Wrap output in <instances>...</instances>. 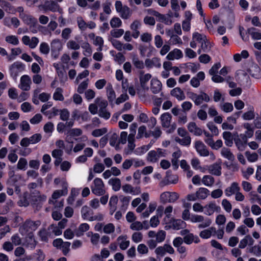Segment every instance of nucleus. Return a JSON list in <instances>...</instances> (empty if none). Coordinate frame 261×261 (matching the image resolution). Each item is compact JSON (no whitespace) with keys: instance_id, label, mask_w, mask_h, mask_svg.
<instances>
[{"instance_id":"41","label":"nucleus","mask_w":261,"mask_h":261,"mask_svg":"<svg viewBox=\"0 0 261 261\" xmlns=\"http://www.w3.org/2000/svg\"><path fill=\"white\" fill-rule=\"evenodd\" d=\"M83 133L81 129L78 128H70L68 130L67 134L71 137H78Z\"/></svg>"},{"instance_id":"25","label":"nucleus","mask_w":261,"mask_h":261,"mask_svg":"<svg viewBox=\"0 0 261 261\" xmlns=\"http://www.w3.org/2000/svg\"><path fill=\"white\" fill-rule=\"evenodd\" d=\"M246 33L250 35L253 40L261 39V32L255 28L252 27L247 30Z\"/></svg>"},{"instance_id":"14","label":"nucleus","mask_w":261,"mask_h":261,"mask_svg":"<svg viewBox=\"0 0 261 261\" xmlns=\"http://www.w3.org/2000/svg\"><path fill=\"white\" fill-rule=\"evenodd\" d=\"M151 77V75L149 73L144 74V71H139V80L141 87L144 89H148V87H146V83L149 81Z\"/></svg>"},{"instance_id":"7","label":"nucleus","mask_w":261,"mask_h":261,"mask_svg":"<svg viewBox=\"0 0 261 261\" xmlns=\"http://www.w3.org/2000/svg\"><path fill=\"white\" fill-rule=\"evenodd\" d=\"M68 193V185L66 182L62 183V189L57 190L54 192L51 196V199L49 200V203L50 204H54L55 206H58L56 204V201H54L62 196L66 195Z\"/></svg>"},{"instance_id":"56","label":"nucleus","mask_w":261,"mask_h":261,"mask_svg":"<svg viewBox=\"0 0 261 261\" xmlns=\"http://www.w3.org/2000/svg\"><path fill=\"white\" fill-rule=\"evenodd\" d=\"M166 178L170 184H175L178 181V177L177 175L170 174L169 172L167 174Z\"/></svg>"},{"instance_id":"36","label":"nucleus","mask_w":261,"mask_h":261,"mask_svg":"<svg viewBox=\"0 0 261 261\" xmlns=\"http://www.w3.org/2000/svg\"><path fill=\"white\" fill-rule=\"evenodd\" d=\"M89 225L87 223L81 224L77 231L75 234L77 237H80L83 234L84 232L88 231L89 229Z\"/></svg>"},{"instance_id":"12","label":"nucleus","mask_w":261,"mask_h":261,"mask_svg":"<svg viewBox=\"0 0 261 261\" xmlns=\"http://www.w3.org/2000/svg\"><path fill=\"white\" fill-rule=\"evenodd\" d=\"M195 147L197 151L201 156H208L209 152L206 149V146L200 141H197L195 143Z\"/></svg>"},{"instance_id":"6","label":"nucleus","mask_w":261,"mask_h":261,"mask_svg":"<svg viewBox=\"0 0 261 261\" xmlns=\"http://www.w3.org/2000/svg\"><path fill=\"white\" fill-rule=\"evenodd\" d=\"M179 197V194L175 192H164L160 195V201L163 203L175 202Z\"/></svg>"},{"instance_id":"32","label":"nucleus","mask_w":261,"mask_h":261,"mask_svg":"<svg viewBox=\"0 0 261 261\" xmlns=\"http://www.w3.org/2000/svg\"><path fill=\"white\" fill-rule=\"evenodd\" d=\"M153 14L158 17L161 21L164 22L167 25H171L172 23V21L170 18L166 17L165 15L160 14L157 11H154Z\"/></svg>"},{"instance_id":"15","label":"nucleus","mask_w":261,"mask_h":261,"mask_svg":"<svg viewBox=\"0 0 261 261\" xmlns=\"http://www.w3.org/2000/svg\"><path fill=\"white\" fill-rule=\"evenodd\" d=\"M161 82L155 79H153L151 81L150 90L154 94L159 93L162 90Z\"/></svg>"},{"instance_id":"16","label":"nucleus","mask_w":261,"mask_h":261,"mask_svg":"<svg viewBox=\"0 0 261 261\" xmlns=\"http://www.w3.org/2000/svg\"><path fill=\"white\" fill-rule=\"evenodd\" d=\"M208 172L216 176L221 174V166L220 163H215L208 167Z\"/></svg>"},{"instance_id":"9","label":"nucleus","mask_w":261,"mask_h":261,"mask_svg":"<svg viewBox=\"0 0 261 261\" xmlns=\"http://www.w3.org/2000/svg\"><path fill=\"white\" fill-rule=\"evenodd\" d=\"M168 223L170 224L165 226V229L167 230L171 228L173 229L178 230L184 228L185 225V223L180 219H171L170 221L168 220Z\"/></svg>"},{"instance_id":"49","label":"nucleus","mask_w":261,"mask_h":261,"mask_svg":"<svg viewBox=\"0 0 261 261\" xmlns=\"http://www.w3.org/2000/svg\"><path fill=\"white\" fill-rule=\"evenodd\" d=\"M206 39L205 35L198 33L197 32L194 33L193 34V39L195 40L196 41L201 43Z\"/></svg>"},{"instance_id":"63","label":"nucleus","mask_w":261,"mask_h":261,"mask_svg":"<svg viewBox=\"0 0 261 261\" xmlns=\"http://www.w3.org/2000/svg\"><path fill=\"white\" fill-rule=\"evenodd\" d=\"M221 109L225 112L228 113L233 110V107L231 103L225 102L221 106Z\"/></svg>"},{"instance_id":"2","label":"nucleus","mask_w":261,"mask_h":261,"mask_svg":"<svg viewBox=\"0 0 261 261\" xmlns=\"http://www.w3.org/2000/svg\"><path fill=\"white\" fill-rule=\"evenodd\" d=\"M190 221L192 223H198V227L203 229L209 227L212 221L210 218L204 217L202 215H193L191 216Z\"/></svg>"},{"instance_id":"26","label":"nucleus","mask_w":261,"mask_h":261,"mask_svg":"<svg viewBox=\"0 0 261 261\" xmlns=\"http://www.w3.org/2000/svg\"><path fill=\"white\" fill-rule=\"evenodd\" d=\"M107 98L111 103L116 99V94L111 84H109L106 88Z\"/></svg>"},{"instance_id":"21","label":"nucleus","mask_w":261,"mask_h":261,"mask_svg":"<svg viewBox=\"0 0 261 261\" xmlns=\"http://www.w3.org/2000/svg\"><path fill=\"white\" fill-rule=\"evenodd\" d=\"M240 188L237 182H234L232 183L229 187L226 188L225 190V194L227 196H230L232 194H236L237 192L240 191Z\"/></svg>"},{"instance_id":"47","label":"nucleus","mask_w":261,"mask_h":261,"mask_svg":"<svg viewBox=\"0 0 261 261\" xmlns=\"http://www.w3.org/2000/svg\"><path fill=\"white\" fill-rule=\"evenodd\" d=\"M110 25L113 28H117L121 26L122 21L121 19L116 17H113L110 21Z\"/></svg>"},{"instance_id":"28","label":"nucleus","mask_w":261,"mask_h":261,"mask_svg":"<svg viewBox=\"0 0 261 261\" xmlns=\"http://www.w3.org/2000/svg\"><path fill=\"white\" fill-rule=\"evenodd\" d=\"M92 214L93 211L91 210L90 207L87 205H85L82 207L81 215L82 217L84 219H87L89 220V218L91 217V215H92Z\"/></svg>"},{"instance_id":"45","label":"nucleus","mask_w":261,"mask_h":261,"mask_svg":"<svg viewBox=\"0 0 261 261\" xmlns=\"http://www.w3.org/2000/svg\"><path fill=\"white\" fill-rule=\"evenodd\" d=\"M119 143L118 136L117 133H113L110 138V144L112 146H118Z\"/></svg>"},{"instance_id":"62","label":"nucleus","mask_w":261,"mask_h":261,"mask_svg":"<svg viewBox=\"0 0 261 261\" xmlns=\"http://www.w3.org/2000/svg\"><path fill=\"white\" fill-rule=\"evenodd\" d=\"M245 155H246V156L247 160L249 162H255L258 159V155L256 153H251L249 151H246L245 152Z\"/></svg>"},{"instance_id":"23","label":"nucleus","mask_w":261,"mask_h":261,"mask_svg":"<svg viewBox=\"0 0 261 261\" xmlns=\"http://www.w3.org/2000/svg\"><path fill=\"white\" fill-rule=\"evenodd\" d=\"M188 129L190 132L196 136H200L202 134V130L198 127L194 122H191L188 125Z\"/></svg>"},{"instance_id":"37","label":"nucleus","mask_w":261,"mask_h":261,"mask_svg":"<svg viewBox=\"0 0 261 261\" xmlns=\"http://www.w3.org/2000/svg\"><path fill=\"white\" fill-rule=\"evenodd\" d=\"M132 62L135 67L138 69H143L144 67L143 61L140 60L136 55L133 56Z\"/></svg>"},{"instance_id":"5","label":"nucleus","mask_w":261,"mask_h":261,"mask_svg":"<svg viewBox=\"0 0 261 261\" xmlns=\"http://www.w3.org/2000/svg\"><path fill=\"white\" fill-rule=\"evenodd\" d=\"M39 7L45 11L58 12L60 14L63 13L62 9L60 5L56 2L52 0L45 2L44 5H40Z\"/></svg>"},{"instance_id":"19","label":"nucleus","mask_w":261,"mask_h":261,"mask_svg":"<svg viewBox=\"0 0 261 261\" xmlns=\"http://www.w3.org/2000/svg\"><path fill=\"white\" fill-rule=\"evenodd\" d=\"M170 94L178 100H182L186 98L184 91L179 87L173 89L171 91Z\"/></svg>"},{"instance_id":"31","label":"nucleus","mask_w":261,"mask_h":261,"mask_svg":"<svg viewBox=\"0 0 261 261\" xmlns=\"http://www.w3.org/2000/svg\"><path fill=\"white\" fill-rule=\"evenodd\" d=\"M109 184L112 186L115 191L119 190L121 188V181L119 178H111L109 180Z\"/></svg>"},{"instance_id":"34","label":"nucleus","mask_w":261,"mask_h":261,"mask_svg":"<svg viewBox=\"0 0 261 261\" xmlns=\"http://www.w3.org/2000/svg\"><path fill=\"white\" fill-rule=\"evenodd\" d=\"M201 181L205 186L211 187L215 182V179L211 175H204L202 178Z\"/></svg>"},{"instance_id":"40","label":"nucleus","mask_w":261,"mask_h":261,"mask_svg":"<svg viewBox=\"0 0 261 261\" xmlns=\"http://www.w3.org/2000/svg\"><path fill=\"white\" fill-rule=\"evenodd\" d=\"M175 140L181 145L189 146L191 144V138L189 135L184 137L182 139L176 138Z\"/></svg>"},{"instance_id":"64","label":"nucleus","mask_w":261,"mask_h":261,"mask_svg":"<svg viewBox=\"0 0 261 261\" xmlns=\"http://www.w3.org/2000/svg\"><path fill=\"white\" fill-rule=\"evenodd\" d=\"M222 205L226 212L227 213L231 212L232 209V205L228 200L223 199L222 201Z\"/></svg>"},{"instance_id":"24","label":"nucleus","mask_w":261,"mask_h":261,"mask_svg":"<svg viewBox=\"0 0 261 261\" xmlns=\"http://www.w3.org/2000/svg\"><path fill=\"white\" fill-rule=\"evenodd\" d=\"M182 57V53L180 49L175 48L170 51L167 56L168 60H173L175 59H178Z\"/></svg>"},{"instance_id":"53","label":"nucleus","mask_w":261,"mask_h":261,"mask_svg":"<svg viewBox=\"0 0 261 261\" xmlns=\"http://www.w3.org/2000/svg\"><path fill=\"white\" fill-rule=\"evenodd\" d=\"M115 231V226L112 223H108L105 225L103 228V231L107 234H110Z\"/></svg>"},{"instance_id":"42","label":"nucleus","mask_w":261,"mask_h":261,"mask_svg":"<svg viewBox=\"0 0 261 261\" xmlns=\"http://www.w3.org/2000/svg\"><path fill=\"white\" fill-rule=\"evenodd\" d=\"M147 159L148 161L152 163L156 162L159 159V156H158L156 151L151 150L150 151L147 155Z\"/></svg>"},{"instance_id":"27","label":"nucleus","mask_w":261,"mask_h":261,"mask_svg":"<svg viewBox=\"0 0 261 261\" xmlns=\"http://www.w3.org/2000/svg\"><path fill=\"white\" fill-rule=\"evenodd\" d=\"M127 236H119L117 240L118 242H120L119 247L122 250H125L129 245V241H127Z\"/></svg>"},{"instance_id":"57","label":"nucleus","mask_w":261,"mask_h":261,"mask_svg":"<svg viewBox=\"0 0 261 261\" xmlns=\"http://www.w3.org/2000/svg\"><path fill=\"white\" fill-rule=\"evenodd\" d=\"M67 47L70 49L77 50L80 49V45L74 40H69L67 43Z\"/></svg>"},{"instance_id":"4","label":"nucleus","mask_w":261,"mask_h":261,"mask_svg":"<svg viewBox=\"0 0 261 261\" xmlns=\"http://www.w3.org/2000/svg\"><path fill=\"white\" fill-rule=\"evenodd\" d=\"M188 97L193 101L195 105L199 106L201 105L203 101L208 102L210 100L209 96L204 92H201L200 94H197L192 92H188Z\"/></svg>"},{"instance_id":"46","label":"nucleus","mask_w":261,"mask_h":261,"mask_svg":"<svg viewBox=\"0 0 261 261\" xmlns=\"http://www.w3.org/2000/svg\"><path fill=\"white\" fill-rule=\"evenodd\" d=\"M1 7L7 13H14L15 11L14 8L7 1H6Z\"/></svg>"},{"instance_id":"11","label":"nucleus","mask_w":261,"mask_h":261,"mask_svg":"<svg viewBox=\"0 0 261 261\" xmlns=\"http://www.w3.org/2000/svg\"><path fill=\"white\" fill-rule=\"evenodd\" d=\"M205 214L207 216L212 215L215 212L219 213L221 210L215 202H210L204 206Z\"/></svg>"},{"instance_id":"22","label":"nucleus","mask_w":261,"mask_h":261,"mask_svg":"<svg viewBox=\"0 0 261 261\" xmlns=\"http://www.w3.org/2000/svg\"><path fill=\"white\" fill-rule=\"evenodd\" d=\"M145 66L148 68L155 67L160 68L161 66L160 59L158 58H153L151 59H147L145 61Z\"/></svg>"},{"instance_id":"55","label":"nucleus","mask_w":261,"mask_h":261,"mask_svg":"<svg viewBox=\"0 0 261 261\" xmlns=\"http://www.w3.org/2000/svg\"><path fill=\"white\" fill-rule=\"evenodd\" d=\"M27 164V160L25 158H21L18 162L17 168L19 170H25Z\"/></svg>"},{"instance_id":"48","label":"nucleus","mask_w":261,"mask_h":261,"mask_svg":"<svg viewBox=\"0 0 261 261\" xmlns=\"http://www.w3.org/2000/svg\"><path fill=\"white\" fill-rule=\"evenodd\" d=\"M5 40L7 42L13 45H17L19 43L18 38L14 35L7 36L5 38Z\"/></svg>"},{"instance_id":"30","label":"nucleus","mask_w":261,"mask_h":261,"mask_svg":"<svg viewBox=\"0 0 261 261\" xmlns=\"http://www.w3.org/2000/svg\"><path fill=\"white\" fill-rule=\"evenodd\" d=\"M197 197L198 199H205L208 196L209 191L204 188H200L196 191Z\"/></svg>"},{"instance_id":"29","label":"nucleus","mask_w":261,"mask_h":261,"mask_svg":"<svg viewBox=\"0 0 261 261\" xmlns=\"http://www.w3.org/2000/svg\"><path fill=\"white\" fill-rule=\"evenodd\" d=\"M223 138L225 140V144L227 146H231L233 144V137L229 132H224L223 133Z\"/></svg>"},{"instance_id":"8","label":"nucleus","mask_w":261,"mask_h":261,"mask_svg":"<svg viewBox=\"0 0 261 261\" xmlns=\"http://www.w3.org/2000/svg\"><path fill=\"white\" fill-rule=\"evenodd\" d=\"M9 70L11 77L15 80L19 72L24 70V65L21 62H16L10 66Z\"/></svg>"},{"instance_id":"13","label":"nucleus","mask_w":261,"mask_h":261,"mask_svg":"<svg viewBox=\"0 0 261 261\" xmlns=\"http://www.w3.org/2000/svg\"><path fill=\"white\" fill-rule=\"evenodd\" d=\"M234 141L239 150H244L245 145L247 142V140L245 136H244L243 134H240V136L234 139Z\"/></svg>"},{"instance_id":"39","label":"nucleus","mask_w":261,"mask_h":261,"mask_svg":"<svg viewBox=\"0 0 261 261\" xmlns=\"http://www.w3.org/2000/svg\"><path fill=\"white\" fill-rule=\"evenodd\" d=\"M221 154L224 157L230 161H233L234 159V155L228 148H223L221 150Z\"/></svg>"},{"instance_id":"17","label":"nucleus","mask_w":261,"mask_h":261,"mask_svg":"<svg viewBox=\"0 0 261 261\" xmlns=\"http://www.w3.org/2000/svg\"><path fill=\"white\" fill-rule=\"evenodd\" d=\"M172 116L168 113H165L161 116L162 126L165 128H168L170 126Z\"/></svg>"},{"instance_id":"3","label":"nucleus","mask_w":261,"mask_h":261,"mask_svg":"<svg viewBox=\"0 0 261 261\" xmlns=\"http://www.w3.org/2000/svg\"><path fill=\"white\" fill-rule=\"evenodd\" d=\"M91 189L92 193L96 196H102L106 193L105 185L100 178H96L94 179Z\"/></svg>"},{"instance_id":"51","label":"nucleus","mask_w":261,"mask_h":261,"mask_svg":"<svg viewBox=\"0 0 261 261\" xmlns=\"http://www.w3.org/2000/svg\"><path fill=\"white\" fill-rule=\"evenodd\" d=\"M28 193H24L23 195V196L18 202V204L20 206H28L29 205V201L27 198L28 197Z\"/></svg>"},{"instance_id":"10","label":"nucleus","mask_w":261,"mask_h":261,"mask_svg":"<svg viewBox=\"0 0 261 261\" xmlns=\"http://www.w3.org/2000/svg\"><path fill=\"white\" fill-rule=\"evenodd\" d=\"M31 77L28 75H24L20 77L19 87L23 91H29L31 89Z\"/></svg>"},{"instance_id":"1","label":"nucleus","mask_w":261,"mask_h":261,"mask_svg":"<svg viewBox=\"0 0 261 261\" xmlns=\"http://www.w3.org/2000/svg\"><path fill=\"white\" fill-rule=\"evenodd\" d=\"M116 11L123 19H129L132 14V10L127 6L123 5L120 1H117L115 4Z\"/></svg>"},{"instance_id":"44","label":"nucleus","mask_w":261,"mask_h":261,"mask_svg":"<svg viewBox=\"0 0 261 261\" xmlns=\"http://www.w3.org/2000/svg\"><path fill=\"white\" fill-rule=\"evenodd\" d=\"M89 84V80L87 79L86 80L82 82L77 87V92L79 93L82 94L83 93L85 90L88 88Z\"/></svg>"},{"instance_id":"38","label":"nucleus","mask_w":261,"mask_h":261,"mask_svg":"<svg viewBox=\"0 0 261 261\" xmlns=\"http://www.w3.org/2000/svg\"><path fill=\"white\" fill-rule=\"evenodd\" d=\"M87 236L90 237L91 242L93 245H97L98 244L100 239V235L98 233L89 232Z\"/></svg>"},{"instance_id":"58","label":"nucleus","mask_w":261,"mask_h":261,"mask_svg":"<svg viewBox=\"0 0 261 261\" xmlns=\"http://www.w3.org/2000/svg\"><path fill=\"white\" fill-rule=\"evenodd\" d=\"M29 139L31 144H36L40 141L42 139V136L40 134H35L29 138Z\"/></svg>"},{"instance_id":"18","label":"nucleus","mask_w":261,"mask_h":261,"mask_svg":"<svg viewBox=\"0 0 261 261\" xmlns=\"http://www.w3.org/2000/svg\"><path fill=\"white\" fill-rule=\"evenodd\" d=\"M254 241L250 235L246 236L242 239L239 244V248H245L247 245L252 246Z\"/></svg>"},{"instance_id":"35","label":"nucleus","mask_w":261,"mask_h":261,"mask_svg":"<svg viewBox=\"0 0 261 261\" xmlns=\"http://www.w3.org/2000/svg\"><path fill=\"white\" fill-rule=\"evenodd\" d=\"M248 251L256 256H261V244L259 243L258 245L250 247Z\"/></svg>"},{"instance_id":"61","label":"nucleus","mask_w":261,"mask_h":261,"mask_svg":"<svg viewBox=\"0 0 261 261\" xmlns=\"http://www.w3.org/2000/svg\"><path fill=\"white\" fill-rule=\"evenodd\" d=\"M130 228L134 230H140L143 228V226L141 222L135 221L131 224Z\"/></svg>"},{"instance_id":"50","label":"nucleus","mask_w":261,"mask_h":261,"mask_svg":"<svg viewBox=\"0 0 261 261\" xmlns=\"http://www.w3.org/2000/svg\"><path fill=\"white\" fill-rule=\"evenodd\" d=\"M173 210V207L171 205H169L166 207L164 213L166 214V217L164 219V221L166 224H168V220L171 218V213Z\"/></svg>"},{"instance_id":"54","label":"nucleus","mask_w":261,"mask_h":261,"mask_svg":"<svg viewBox=\"0 0 261 261\" xmlns=\"http://www.w3.org/2000/svg\"><path fill=\"white\" fill-rule=\"evenodd\" d=\"M62 90L60 88L56 89L55 92L54 94L53 98L56 100H63L64 97L62 94Z\"/></svg>"},{"instance_id":"33","label":"nucleus","mask_w":261,"mask_h":261,"mask_svg":"<svg viewBox=\"0 0 261 261\" xmlns=\"http://www.w3.org/2000/svg\"><path fill=\"white\" fill-rule=\"evenodd\" d=\"M31 197L33 200L38 202L41 201H44L46 199V196L44 195H41L39 191H35L33 192L31 194Z\"/></svg>"},{"instance_id":"60","label":"nucleus","mask_w":261,"mask_h":261,"mask_svg":"<svg viewBox=\"0 0 261 261\" xmlns=\"http://www.w3.org/2000/svg\"><path fill=\"white\" fill-rule=\"evenodd\" d=\"M50 48L49 45L45 42H42L40 45V51L41 53L47 55L49 53Z\"/></svg>"},{"instance_id":"59","label":"nucleus","mask_w":261,"mask_h":261,"mask_svg":"<svg viewBox=\"0 0 261 261\" xmlns=\"http://www.w3.org/2000/svg\"><path fill=\"white\" fill-rule=\"evenodd\" d=\"M124 33V30L122 29H114L111 31L110 34L114 38H119Z\"/></svg>"},{"instance_id":"20","label":"nucleus","mask_w":261,"mask_h":261,"mask_svg":"<svg viewBox=\"0 0 261 261\" xmlns=\"http://www.w3.org/2000/svg\"><path fill=\"white\" fill-rule=\"evenodd\" d=\"M23 22L28 25L37 24V20L33 16L25 14L21 15L20 18Z\"/></svg>"},{"instance_id":"43","label":"nucleus","mask_w":261,"mask_h":261,"mask_svg":"<svg viewBox=\"0 0 261 261\" xmlns=\"http://www.w3.org/2000/svg\"><path fill=\"white\" fill-rule=\"evenodd\" d=\"M118 202V197L116 196L111 197L109 201V204L111 206V214L113 215V213L116 209V204Z\"/></svg>"},{"instance_id":"52","label":"nucleus","mask_w":261,"mask_h":261,"mask_svg":"<svg viewBox=\"0 0 261 261\" xmlns=\"http://www.w3.org/2000/svg\"><path fill=\"white\" fill-rule=\"evenodd\" d=\"M82 47L85 49L84 55L86 56H90L92 54V49L90 44L87 42H84L82 45Z\"/></svg>"}]
</instances>
